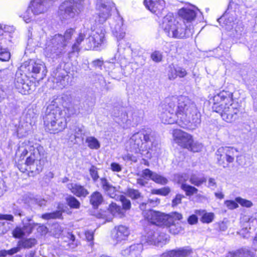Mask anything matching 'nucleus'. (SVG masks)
<instances>
[{
	"mask_svg": "<svg viewBox=\"0 0 257 257\" xmlns=\"http://www.w3.org/2000/svg\"><path fill=\"white\" fill-rule=\"evenodd\" d=\"M166 104L161 107L164 109L160 115L163 123H176L182 127L193 129L201 122L200 113L195 103L187 96H171L167 98Z\"/></svg>",
	"mask_w": 257,
	"mask_h": 257,
	"instance_id": "1",
	"label": "nucleus"
},
{
	"mask_svg": "<svg viewBox=\"0 0 257 257\" xmlns=\"http://www.w3.org/2000/svg\"><path fill=\"white\" fill-rule=\"evenodd\" d=\"M232 97V92L222 90L210 98L213 110L220 113L222 119L228 123L236 120L239 112V105Z\"/></svg>",
	"mask_w": 257,
	"mask_h": 257,
	"instance_id": "2",
	"label": "nucleus"
},
{
	"mask_svg": "<svg viewBox=\"0 0 257 257\" xmlns=\"http://www.w3.org/2000/svg\"><path fill=\"white\" fill-rule=\"evenodd\" d=\"M75 31L69 29L64 35L56 34L47 39L44 48V53L48 58L57 59L62 57L66 52V47L71 39Z\"/></svg>",
	"mask_w": 257,
	"mask_h": 257,
	"instance_id": "3",
	"label": "nucleus"
},
{
	"mask_svg": "<svg viewBox=\"0 0 257 257\" xmlns=\"http://www.w3.org/2000/svg\"><path fill=\"white\" fill-rule=\"evenodd\" d=\"M131 151L135 153H148L156 154L158 149V144L154 141L150 129H142L135 133L128 141Z\"/></svg>",
	"mask_w": 257,
	"mask_h": 257,
	"instance_id": "4",
	"label": "nucleus"
},
{
	"mask_svg": "<svg viewBox=\"0 0 257 257\" xmlns=\"http://www.w3.org/2000/svg\"><path fill=\"white\" fill-rule=\"evenodd\" d=\"M43 119L46 130L51 134L61 132L67 126L66 119L63 111L54 104L47 107Z\"/></svg>",
	"mask_w": 257,
	"mask_h": 257,
	"instance_id": "5",
	"label": "nucleus"
},
{
	"mask_svg": "<svg viewBox=\"0 0 257 257\" xmlns=\"http://www.w3.org/2000/svg\"><path fill=\"white\" fill-rule=\"evenodd\" d=\"M161 27L165 34L169 37L182 39L191 36L193 33L190 26L188 28L185 24L178 22L172 13H168L163 19Z\"/></svg>",
	"mask_w": 257,
	"mask_h": 257,
	"instance_id": "6",
	"label": "nucleus"
},
{
	"mask_svg": "<svg viewBox=\"0 0 257 257\" xmlns=\"http://www.w3.org/2000/svg\"><path fill=\"white\" fill-rule=\"evenodd\" d=\"M30 156L25 161L26 168L24 170L29 171L31 175L35 176L39 174L43 170L46 161L45 153L42 146L35 144V147H30Z\"/></svg>",
	"mask_w": 257,
	"mask_h": 257,
	"instance_id": "7",
	"label": "nucleus"
},
{
	"mask_svg": "<svg viewBox=\"0 0 257 257\" xmlns=\"http://www.w3.org/2000/svg\"><path fill=\"white\" fill-rule=\"evenodd\" d=\"M23 226H17L13 231V235L15 238H21L26 235H29L33 232L34 229L39 226L40 228H46L44 226H40L38 223L33 220V215L28 216L21 220Z\"/></svg>",
	"mask_w": 257,
	"mask_h": 257,
	"instance_id": "8",
	"label": "nucleus"
},
{
	"mask_svg": "<svg viewBox=\"0 0 257 257\" xmlns=\"http://www.w3.org/2000/svg\"><path fill=\"white\" fill-rule=\"evenodd\" d=\"M92 33L86 39V45L89 49H95L101 47L106 41L105 38V31L101 26L94 28L91 27Z\"/></svg>",
	"mask_w": 257,
	"mask_h": 257,
	"instance_id": "9",
	"label": "nucleus"
},
{
	"mask_svg": "<svg viewBox=\"0 0 257 257\" xmlns=\"http://www.w3.org/2000/svg\"><path fill=\"white\" fill-rule=\"evenodd\" d=\"M84 8V2L82 0H72L65 2L60 7L61 14L64 12V19L73 18L80 13Z\"/></svg>",
	"mask_w": 257,
	"mask_h": 257,
	"instance_id": "10",
	"label": "nucleus"
},
{
	"mask_svg": "<svg viewBox=\"0 0 257 257\" xmlns=\"http://www.w3.org/2000/svg\"><path fill=\"white\" fill-rule=\"evenodd\" d=\"M96 7L99 13L95 21L99 24H103L109 17L111 11L114 8V4L106 0H97Z\"/></svg>",
	"mask_w": 257,
	"mask_h": 257,
	"instance_id": "11",
	"label": "nucleus"
},
{
	"mask_svg": "<svg viewBox=\"0 0 257 257\" xmlns=\"http://www.w3.org/2000/svg\"><path fill=\"white\" fill-rule=\"evenodd\" d=\"M143 215L145 219L152 224L157 225H167L166 214L152 210H146L143 211Z\"/></svg>",
	"mask_w": 257,
	"mask_h": 257,
	"instance_id": "12",
	"label": "nucleus"
},
{
	"mask_svg": "<svg viewBox=\"0 0 257 257\" xmlns=\"http://www.w3.org/2000/svg\"><path fill=\"white\" fill-rule=\"evenodd\" d=\"M37 240L33 238L23 239L19 240L18 242V246L12 248L10 250H3L0 251V256H5L7 255H13L19 252L21 248H30L34 246L37 244Z\"/></svg>",
	"mask_w": 257,
	"mask_h": 257,
	"instance_id": "13",
	"label": "nucleus"
},
{
	"mask_svg": "<svg viewBox=\"0 0 257 257\" xmlns=\"http://www.w3.org/2000/svg\"><path fill=\"white\" fill-rule=\"evenodd\" d=\"M109 25L113 35L117 40L122 39L125 35L122 18L117 15L114 19L111 20Z\"/></svg>",
	"mask_w": 257,
	"mask_h": 257,
	"instance_id": "14",
	"label": "nucleus"
},
{
	"mask_svg": "<svg viewBox=\"0 0 257 257\" xmlns=\"http://www.w3.org/2000/svg\"><path fill=\"white\" fill-rule=\"evenodd\" d=\"M29 80L26 74H22L21 72H17L15 80V85L19 92L23 94L29 93L30 86L29 85Z\"/></svg>",
	"mask_w": 257,
	"mask_h": 257,
	"instance_id": "15",
	"label": "nucleus"
},
{
	"mask_svg": "<svg viewBox=\"0 0 257 257\" xmlns=\"http://www.w3.org/2000/svg\"><path fill=\"white\" fill-rule=\"evenodd\" d=\"M173 135L179 145L184 148L190 147L192 142V138L190 135L181 130L176 129L173 131Z\"/></svg>",
	"mask_w": 257,
	"mask_h": 257,
	"instance_id": "16",
	"label": "nucleus"
},
{
	"mask_svg": "<svg viewBox=\"0 0 257 257\" xmlns=\"http://www.w3.org/2000/svg\"><path fill=\"white\" fill-rule=\"evenodd\" d=\"M192 253L193 250L191 247L185 246L167 250L160 254L159 257H189Z\"/></svg>",
	"mask_w": 257,
	"mask_h": 257,
	"instance_id": "17",
	"label": "nucleus"
},
{
	"mask_svg": "<svg viewBox=\"0 0 257 257\" xmlns=\"http://www.w3.org/2000/svg\"><path fill=\"white\" fill-rule=\"evenodd\" d=\"M125 115H123V118H122L123 123H124L123 128H127L131 126H135L141 123L143 120V112L142 110H135L132 113L131 116H129L126 113V118Z\"/></svg>",
	"mask_w": 257,
	"mask_h": 257,
	"instance_id": "18",
	"label": "nucleus"
},
{
	"mask_svg": "<svg viewBox=\"0 0 257 257\" xmlns=\"http://www.w3.org/2000/svg\"><path fill=\"white\" fill-rule=\"evenodd\" d=\"M21 68L25 69V71L30 73L37 74L39 73L41 70L44 73L46 67L45 64L40 61H35L34 60H30L26 61L21 66Z\"/></svg>",
	"mask_w": 257,
	"mask_h": 257,
	"instance_id": "19",
	"label": "nucleus"
},
{
	"mask_svg": "<svg viewBox=\"0 0 257 257\" xmlns=\"http://www.w3.org/2000/svg\"><path fill=\"white\" fill-rule=\"evenodd\" d=\"M129 234L128 228L122 225L115 226L111 231L112 237L117 242L125 240Z\"/></svg>",
	"mask_w": 257,
	"mask_h": 257,
	"instance_id": "20",
	"label": "nucleus"
},
{
	"mask_svg": "<svg viewBox=\"0 0 257 257\" xmlns=\"http://www.w3.org/2000/svg\"><path fill=\"white\" fill-rule=\"evenodd\" d=\"M141 241L143 244L158 245L162 241V237L158 231L151 230L147 233L146 235L142 236Z\"/></svg>",
	"mask_w": 257,
	"mask_h": 257,
	"instance_id": "21",
	"label": "nucleus"
},
{
	"mask_svg": "<svg viewBox=\"0 0 257 257\" xmlns=\"http://www.w3.org/2000/svg\"><path fill=\"white\" fill-rule=\"evenodd\" d=\"M144 4L147 9L156 15L160 14L165 7L163 0H144Z\"/></svg>",
	"mask_w": 257,
	"mask_h": 257,
	"instance_id": "22",
	"label": "nucleus"
},
{
	"mask_svg": "<svg viewBox=\"0 0 257 257\" xmlns=\"http://www.w3.org/2000/svg\"><path fill=\"white\" fill-rule=\"evenodd\" d=\"M48 7L45 0H33L29 6L32 13L35 15H38L46 12Z\"/></svg>",
	"mask_w": 257,
	"mask_h": 257,
	"instance_id": "23",
	"label": "nucleus"
},
{
	"mask_svg": "<svg viewBox=\"0 0 257 257\" xmlns=\"http://www.w3.org/2000/svg\"><path fill=\"white\" fill-rule=\"evenodd\" d=\"M67 187L72 194L78 197L85 198L89 193L86 188L78 183H69L67 185Z\"/></svg>",
	"mask_w": 257,
	"mask_h": 257,
	"instance_id": "24",
	"label": "nucleus"
},
{
	"mask_svg": "<svg viewBox=\"0 0 257 257\" xmlns=\"http://www.w3.org/2000/svg\"><path fill=\"white\" fill-rule=\"evenodd\" d=\"M166 216H167V225L169 226L170 232L174 234L178 233L180 230L179 229L175 230L174 221L181 219L182 218V214L177 212H173L169 214H166Z\"/></svg>",
	"mask_w": 257,
	"mask_h": 257,
	"instance_id": "25",
	"label": "nucleus"
},
{
	"mask_svg": "<svg viewBox=\"0 0 257 257\" xmlns=\"http://www.w3.org/2000/svg\"><path fill=\"white\" fill-rule=\"evenodd\" d=\"M111 114L114 117L115 121L123 128L124 124L121 120L123 118V115H125L124 118H126V112L124 109L122 107H115L113 108Z\"/></svg>",
	"mask_w": 257,
	"mask_h": 257,
	"instance_id": "26",
	"label": "nucleus"
},
{
	"mask_svg": "<svg viewBox=\"0 0 257 257\" xmlns=\"http://www.w3.org/2000/svg\"><path fill=\"white\" fill-rule=\"evenodd\" d=\"M178 14L188 22H190L194 20L196 16L195 11L187 8H183L180 9L179 11Z\"/></svg>",
	"mask_w": 257,
	"mask_h": 257,
	"instance_id": "27",
	"label": "nucleus"
},
{
	"mask_svg": "<svg viewBox=\"0 0 257 257\" xmlns=\"http://www.w3.org/2000/svg\"><path fill=\"white\" fill-rule=\"evenodd\" d=\"M254 255V251L250 250L248 248H244L234 252H228L226 257H253Z\"/></svg>",
	"mask_w": 257,
	"mask_h": 257,
	"instance_id": "28",
	"label": "nucleus"
},
{
	"mask_svg": "<svg viewBox=\"0 0 257 257\" xmlns=\"http://www.w3.org/2000/svg\"><path fill=\"white\" fill-rule=\"evenodd\" d=\"M90 203L94 208H97L103 201L102 194L98 191L93 192L89 196Z\"/></svg>",
	"mask_w": 257,
	"mask_h": 257,
	"instance_id": "29",
	"label": "nucleus"
},
{
	"mask_svg": "<svg viewBox=\"0 0 257 257\" xmlns=\"http://www.w3.org/2000/svg\"><path fill=\"white\" fill-rule=\"evenodd\" d=\"M248 223L249 229L245 227L237 232L244 238H247L249 236V230L251 229L254 230L255 229L257 226V219L256 218H250L248 220Z\"/></svg>",
	"mask_w": 257,
	"mask_h": 257,
	"instance_id": "30",
	"label": "nucleus"
},
{
	"mask_svg": "<svg viewBox=\"0 0 257 257\" xmlns=\"http://www.w3.org/2000/svg\"><path fill=\"white\" fill-rule=\"evenodd\" d=\"M65 98L68 99V102L63 103V106L64 107L63 111L65 114L64 115L65 117H67L69 118L75 113L76 110L70 102V98L68 96L65 95L62 97L63 100H64Z\"/></svg>",
	"mask_w": 257,
	"mask_h": 257,
	"instance_id": "31",
	"label": "nucleus"
},
{
	"mask_svg": "<svg viewBox=\"0 0 257 257\" xmlns=\"http://www.w3.org/2000/svg\"><path fill=\"white\" fill-rule=\"evenodd\" d=\"M62 238L64 241L68 242V246L70 248H74L78 245V242L75 240V236L71 232H67L62 234Z\"/></svg>",
	"mask_w": 257,
	"mask_h": 257,
	"instance_id": "32",
	"label": "nucleus"
},
{
	"mask_svg": "<svg viewBox=\"0 0 257 257\" xmlns=\"http://www.w3.org/2000/svg\"><path fill=\"white\" fill-rule=\"evenodd\" d=\"M86 36L83 33H80L78 36L76 38L74 43L71 47V50L69 52V54L74 53H79L80 50V45L82 41H84Z\"/></svg>",
	"mask_w": 257,
	"mask_h": 257,
	"instance_id": "33",
	"label": "nucleus"
},
{
	"mask_svg": "<svg viewBox=\"0 0 257 257\" xmlns=\"http://www.w3.org/2000/svg\"><path fill=\"white\" fill-rule=\"evenodd\" d=\"M189 181L194 186L199 187L206 182V178L203 176L192 174L189 178Z\"/></svg>",
	"mask_w": 257,
	"mask_h": 257,
	"instance_id": "34",
	"label": "nucleus"
},
{
	"mask_svg": "<svg viewBox=\"0 0 257 257\" xmlns=\"http://www.w3.org/2000/svg\"><path fill=\"white\" fill-rule=\"evenodd\" d=\"M108 210L114 216L120 218L124 215L123 209L115 203H111L109 205Z\"/></svg>",
	"mask_w": 257,
	"mask_h": 257,
	"instance_id": "35",
	"label": "nucleus"
},
{
	"mask_svg": "<svg viewBox=\"0 0 257 257\" xmlns=\"http://www.w3.org/2000/svg\"><path fill=\"white\" fill-rule=\"evenodd\" d=\"M142 242L140 244H133L131 245L128 248L124 250V252L129 253L132 255H136L137 257L140 254L143 249Z\"/></svg>",
	"mask_w": 257,
	"mask_h": 257,
	"instance_id": "36",
	"label": "nucleus"
},
{
	"mask_svg": "<svg viewBox=\"0 0 257 257\" xmlns=\"http://www.w3.org/2000/svg\"><path fill=\"white\" fill-rule=\"evenodd\" d=\"M201 216V221L203 223H209L214 219V214L211 212H206L205 210H198L197 212Z\"/></svg>",
	"mask_w": 257,
	"mask_h": 257,
	"instance_id": "37",
	"label": "nucleus"
},
{
	"mask_svg": "<svg viewBox=\"0 0 257 257\" xmlns=\"http://www.w3.org/2000/svg\"><path fill=\"white\" fill-rule=\"evenodd\" d=\"M225 150L224 152L227 154V162L228 163H232L233 162L234 157L236 156L238 152L237 150L233 147H224Z\"/></svg>",
	"mask_w": 257,
	"mask_h": 257,
	"instance_id": "38",
	"label": "nucleus"
},
{
	"mask_svg": "<svg viewBox=\"0 0 257 257\" xmlns=\"http://www.w3.org/2000/svg\"><path fill=\"white\" fill-rule=\"evenodd\" d=\"M85 142L90 149L97 150L100 148V144L98 140L94 137H88L86 138Z\"/></svg>",
	"mask_w": 257,
	"mask_h": 257,
	"instance_id": "39",
	"label": "nucleus"
},
{
	"mask_svg": "<svg viewBox=\"0 0 257 257\" xmlns=\"http://www.w3.org/2000/svg\"><path fill=\"white\" fill-rule=\"evenodd\" d=\"M67 204L71 208L78 209L80 206V203L75 197L68 195L65 198Z\"/></svg>",
	"mask_w": 257,
	"mask_h": 257,
	"instance_id": "40",
	"label": "nucleus"
},
{
	"mask_svg": "<svg viewBox=\"0 0 257 257\" xmlns=\"http://www.w3.org/2000/svg\"><path fill=\"white\" fill-rule=\"evenodd\" d=\"M180 188L185 192L186 195L189 196L197 194L198 191L196 188L187 184L180 185Z\"/></svg>",
	"mask_w": 257,
	"mask_h": 257,
	"instance_id": "41",
	"label": "nucleus"
},
{
	"mask_svg": "<svg viewBox=\"0 0 257 257\" xmlns=\"http://www.w3.org/2000/svg\"><path fill=\"white\" fill-rule=\"evenodd\" d=\"M224 147H221L216 152V155L217 156V159L219 164L223 163L225 159L227 161V154L224 152Z\"/></svg>",
	"mask_w": 257,
	"mask_h": 257,
	"instance_id": "42",
	"label": "nucleus"
},
{
	"mask_svg": "<svg viewBox=\"0 0 257 257\" xmlns=\"http://www.w3.org/2000/svg\"><path fill=\"white\" fill-rule=\"evenodd\" d=\"M160 200L158 198H155L153 199H149L147 203H143L140 205V207L141 210H144L146 208V206L147 204H149L151 206H156L160 203Z\"/></svg>",
	"mask_w": 257,
	"mask_h": 257,
	"instance_id": "43",
	"label": "nucleus"
},
{
	"mask_svg": "<svg viewBox=\"0 0 257 257\" xmlns=\"http://www.w3.org/2000/svg\"><path fill=\"white\" fill-rule=\"evenodd\" d=\"M168 76L170 80H174L177 78V66L173 64L169 66Z\"/></svg>",
	"mask_w": 257,
	"mask_h": 257,
	"instance_id": "44",
	"label": "nucleus"
},
{
	"mask_svg": "<svg viewBox=\"0 0 257 257\" xmlns=\"http://www.w3.org/2000/svg\"><path fill=\"white\" fill-rule=\"evenodd\" d=\"M62 213L60 211H56L52 213H45L42 215V217L45 219L59 218L61 217Z\"/></svg>",
	"mask_w": 257,
	"mask_h": 257,
	"instance_id": "45",
	"label": "nucleus"
},
{
	"mask_svg": "<svg viewBox=\"0 0 257 257\" xmlns=\"http://www.w3.org/2000/svg\"><path fill=\"white\" fill-rule=\"evenodd\" d=\"M104 191L110 196V197L112 198L117 199L120 197L119 195L117 194L118 192L117 191L115 187H113L112 185L107 188Z\"/></svg>",
	"mask_w": 257,
	"mask_h": 257,
	"instance_id": "46",
	"label": "nucleus"
},
{
	"mask_svg": "<svg viewBox=\"0 0 257 257\" xmlns=\"http://www.w3.org/2000/svg\"><path fill=\"white\" fill-rule=\"evenodd\" d=\"M152 180L154 181L157 183L161 184L162 185H165L168 182V180L166 178L155 172L152 178Z\"/></svg>",
	"mask_w": 257,
	"mask_h": 257,
	"instance_id": "47",
	"label": "nucleus"
},
{
	"mask_svg": "<svg viewBox=\"0 0 257 257\" xmlns=\"http://www.w3.org/2000/svg\"><path fill=\"white\" fill-rule=\"evenodd\" d=\"M202 148V145L201 144L197 142H194L192 140L190 147H187L186 149L193 152H198L201 150Z\"/></svg>",
	"mask_w": 257,
	"mask_h": 257,
	"instance_id": "48",
	"label": "nucleus"
},
{
	"mask_svg": "<svg viewBox=\"0 0 257 257\" xmlns=\"http://www.w3.org/2000/svg\"><path fill=\"white\" fill-rule=\"evenodd\" d=\"M121 202V204L123 206L122 209L128 210L130 209L131 206V201L129 199H127L125 196L123 195H120L118 198Z\"/></svg>",
	"mask_w": 257,
	"mask_h": 257,
	"instance_id": "49",
	"label": "nucleus"
},
{
	"mask_svg": "<svg viewBox=\"0 0 257 257\" xmlns=\"http://www.w3.org/2000/svg\"><path fill=\"white\" fill-rule=\"evenodd\" d=\"M170 192V189L169 187H164L159 189H153L152 190V194L166 196Z\"/></svg>",
	"mask_w": 257,
	"mask_h": 257,
	"instance_id": "50",
	"label": "nucleus"
},
{
	"mask_svg": "<svg viewBox=\"0 0 257 257\" xmlns=\"http://www.w3.org/2000/svg\"><path fill=\"white\" fill-rule=\"evenodd\" d=\"M151 58L155 62H160L163 58L162 53L159 51H155L152 53Z\"/></svg>",
	"mask_w": 257,
	"mask_h": 257,
	"instance_id": "51",
	"label": "nucleus"
},
{
	"mask_svg": "<svg viewBox=\"0 0 257 257\" xmlns=\"http://www.w3.org/2000/svg\"><path fill=\"white\" fill-rule=\"evenodd\" d=\"M235 201L243 207H250L252 206V203L250 201L243 199L241 197H236Z\"/></svg>",
	"mask_w": 257,
	"mask_h": 257,
	"instance_id": "52",
	"label": "nucleus"
},
{
	"mask_svg": "<svg viewBox=\"0 0 257 257\" xmlns=\"http://www.w3.org/2000/svg\"><path fill=\"white\" fill-rule=\"evenodd\" d=\"M68 75L64 73H59L56 77L57 82H59L64 87L67 84V81H66V79L68 80Z\"/></svg>",
	"mask_w": 257,
	"mask_h": 257,
	"instance_id": "53",
	"label": "nucleus"
},
{
	"mask_svg": "<svg viewBox=\"0 0 257 257\" xmlns=\"http://www.w3.org/2000/svg\"><path fill=\"white\" fill-rule=\"evenodd\" d=\"M127 194L133 199H137L141 197V193L138 190L134 189H128Z\"/></svg>",
	"mask_w": 257,
	"mask_h": 257,
	"instance_id": "54",
	"label": "nucleus"
},
{
	"mask_svg": "<svg viewBox=\"0 0 257 257\" xmlns=\"http://www.w3.org/2000/svg\"><path fill=\"white\" fill-rule=\"evenodd\" d=\"M154 172H152L149 169H145L142 172L141 177L145 179L146 180H152Z\"/></svg>",
	"mask_w": 257,
	"mask_h": 257,
	"instance_id": "55",
	"label": "nucleus"
},
{
	"mask_svg": "<svg viewBox=\"0 0 257 257\" xmlns=\"http://www.w3.org/2000/svg\"><path fill=\"white\" fill-rule=\"evenodd\" d=\"M89 173L93 181L94 182H96L99 178L97 168L94 166H91L89 169Z\"/></svg>",
	"mask_w": 257,
	"mask_h": 257,
	"instance_id": "56",
	"label": "nucleus"
},
{
	"mask_svg": "<svg viewBox=\"0 0 257 257\" xmlns=\"http://www.w3.org/2000/svg\"><path fill=\"white\" fill-rule=\"evenodd\" d=\"M30 10L31 9L29 7L28 10L24 13V14L21 16L23 18L24 21L26 23H30L32 19V14L30 13Z\"/></svg>",
	"mask_w": 257,
	"mask_h": 257,
	"instance_id": "57",
	"label": "nucleus"
},
{
	"mask_svg": "<svg viewBox=\"0 0 257 257\" xmlns=\"http://www.w3.org/2000/svg\"><path fill=\"white\" fill-rule=\"evenodd\" d=\"M84 131L82 127L75 126L74 130V136L75 139L82 138Z\"/></svg>",
	"mask_w": 257,
	"mask_h": 257,
	"instance_id": "58",
	"label": "nucleus"
},
{
	"mask_svg": "<svg viewBox=\"0 0 257 257\" xmlns=\"http://www.w3.org/2000/svg\"><path fill=\"white\" fill-rule=\"evenodd\" d=\"M188 176L186 174H182L179 175L177 177V181L181 185L186 184V181L188 180Z\"/></svg>",
	"mask_w": 257,
	"mask_h": 257,
	"instance_id": "59",
	"label": "nucleus"
},
{
	"mask_svg": "<svg viewBox=\"0 0 257 257\" xmlns=\"http://www.w3.org/2000/svg\"><path fill=\"white\" fill-rule=\"evenodd\" d=\"M13 213L15 215H18L20 217H22L27 215L24 211H22L18 206L14 205L13 207Z\"/></svg>",
	"mask_w": 257,
	"mask_h": 257,
	"instance_id": "60",
	"label": "nucleus"
},
{
	"mask_svg": "<svg viewBox=\"0 0 257 257\" xmlns=\"http://www.w3.org/2000/svg\"><path fill=\"white\" fill-rule=\"evenodd\" d=\"M224 203L229 209H233L238 207V204L236 201L227 200L225 201Z\"/></svg>",
	"mask_w": 257,
	"mask_h": 257,
	"instance_id": "61",
	"label": "nucleus"
},
{
	"mask_svg": "<svg viewBox=\"0 0 257 257\" xmlns=\"http://www.w3.org/2000/svg\"><path fill=\"white\" fill-rule=\"evenodd\" d=\"M100 184L102 189L105 191L108 188L111 184L108 182V180L105 177H102L100 179Z\"/></svg>",
	"mask_w": 257,
	"mask_h": 257,
	"instance_id": "62",
	"label": "nucleus"
},
{
	"mask_svg": "<svg viewBox=\"0 0 257 257\" xmlns=\"http://www.w3.org/2000/svg\"><path fill=\"white\" fill-rule=\"evenodd\" d=\"M187 73L186 70L182 67L177 66V77L178 76L180 78L184 77Z\"/></svg>",
	"mask_w": 257,
	"mask_h": 257,
	"instance_id": "63",
	"label": "nucleus"
},
{
	"mask_svg": "<svg viewBox=\"0 0 257 257\" xmlns=\"http://www.w3.org/2000/svg\"><path fill=\"white\" fill-rule=\"evenodd\" d=\"M183 198H184V196L183 195L180 194H177L175 198L172 200V206H177L179 204L181 203V200Z\"/></svg>",
	"mask_w": 257,
	"mask_h": 257,
	"instance_id": "64",
	"label": "nucleus"
}]
</instances>
